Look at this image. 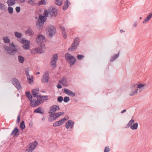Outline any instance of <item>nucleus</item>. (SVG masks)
<instances>
[{"mask_svg": "<svg viewBox=\"0 0 152 152\" xmlns=\"http://www.w3.org/2000/svg\"><path fill=\"white\" fill-rule=\"evenodd\" d=\"M4 48L7 51V53L10 55H13L17 52V50L15 48V46L14 43H10L9 46L4 45Z\"/></svg>", "mask_w": 152, "mask_h": 152, "instance_id": "1", "label": "nucleus"}, {"mask_svg": "<svg viewBox=\"0 0 152 152\" xmlns=\"http://www.w3.org/2000/svg\"><path fill=\"white\" fill-rule=\"evenodd\" d=\"M59 110L60 107L58 105H54L51 106L50 109L49 113L50 115L49 118L53 119V118L54 117V115H55V112Z\"/></svg>", "mask_w": 152, "mask_h": 152, "instance_id": "2", "label": "nucleus"}, {"mask_svg": "<svg viewBox=\"0 0 152 152\" xmlns=\"http://www.w3.org/2000/svg\"><path fill=\"white\" fill-rule=\"evenodd\" d=\"M48 32V36L49 37L52 38L56 33L55 27L51 25H49L46 28Z\"/></svg>", "mask_w": 152, "mask_h": 152, "instance_id": "3", "label": "nucleus"}, {"mask_svg": "<svg viewBox=\"0 0 152 152\" xmlns=\"http://www.w3.org/2000/svg\"><path fill=\"white\" fill-rule=\"evenodd\" d=\"M65 57L66 60L70 64L71 66L73 65L76 62V58L68 53L66 54L65 55Z\"/></svg>", "mask_w": 152, "mask_h": 152, "instance_id": "4", "label": "nucleus"}, {"mask_svg": "<svg viewBox=\"0 0 152 152\" xmlns=\"http://www.w3.org/2000/svg\"><path fill=\"white\" fill-rule=\"evenodd\" d=\"M80 43L79 38L77 37L74 40V42L72 44L71 46L68 48L69 51L74 50L77 49Z\"/></svg>", "mask_w": 152, "mask_h": 152, "instance_id": "5", "label": "nucleus"}, {"mask_svg": "<svg viewBox=\"0 0 152 152\" xmlns=\"http://www.w3.org/2000/svg\"><path fill=\"white\" fill-rule=\"evenodd\" d=\"M38 145V142L35 141L31 143L27 147L26 152H32L36 147Z\"/></svg>", "mask_w": 152, "mask_h": 152, "instance_id": "6", "label": "nucleus"}, {"mask_svg": "<svg viewBox=\"0 0 152 152\" xmlns=\"http://www.w3.org/2000/svg\"><path fill=\"white\" fill-rule=\"evenodd\" d=\"M49 14L52 17H56L57 15L58 10L55 6L50 7L48 8Z\"/></svg>", "mask_w": 152, "mask_h": 152, "instance_id": "7", "label": "nucleus"}, {"mask_svg": "<svg viewBox=\"0 0 152 152\" xmlns=\"http://www.w3.org/2000/svg\"><path fill=\"white\" fill-rule=\"evenodd\" d=\"M49 80V75L48 71H46L43 75L41 78L42 82L44 83L48 82Z\"/></svg>", "mask_w": 152, "mask_h": 152, "instance_id": "8", "label": "nucleus"}, {"mask_svg": "<svg viewBox=\"0 0 152 152\" xmlns=\"http://www.w3.org/2000/svg\"><path fill=\"white\" fill-rule=\"evenodd\" d=\"M19 41L23 44V47L24 49L28 50L29 48L30 42L26 39H21Z\"/></svg>", "mask_w": 152, "mask_h": 152, "instance_id": "9", "label": "nucleus"}, {"mask_svg": "<svg viewBox=\"0 0 152 152\" xmlns=\"http://www.w3.org/2000/svg\"><path fill=\"white\" fill-rule=\"evenodd\" d=\"M45 41V37L42 35H40L38 36L36 39L37 43L39 45H41L42 44H44L43 43Z\"/></svg>", "mask_w": 152, "mask_h": 152, "instance_id": "10", "label": "nucleus"}, {"mask_svg": "<svg viewBox=\"0 0 152 152\" xmlns=\"http://www.w3.org/2000/svg\"><path fill=\"white\" fill-rule=\"evenodd\" d=\"M58 60V55L57 54H54L51 58V63L52 65V67L53 68H56V63Z\"/></svg>", "mask_w": 152, "mask_h": 152, "instance_id": "11", "label": "nucleus"}, {"mask_svg": "<svg viewBox=\"0 0 152 152\" xmlns=\"http://www.w3.org/2000/svg\"><path fill=\"white\" fill-rule=\"evenodd\" d=\"M37 98L38 105L43 103L44 100H48V96H43L40 95L39 96H37Z\"/></svg>", "mask_w": 152, "mask_h": 152, "instance_id": "12", "label": "nucleus"}, {"mask_svg": "<svg viewBox=\"0 0 152 152\" xmlns=\"http://www.w3.org/2000/svg\"><path fill=\"white\" fill-rule=\"evenodd\" d=\"M12 82L13 85L18 89H20L21 87L20 83V82L16 78H13L12 80Z\"/></svg>", "mask_w": 152, "mask_h": 152, "instance_id": "13", "label": "nucleus"}, {"mask_svg": "<svg viewBox=\"0 0 152 152\" xmlns=\"http://www.w3.org/2000/svg\"><path fill=\"white\" fill-rule=\"evenodd\" d=\"M66 119V117H64L63 119L61 120L56 121L53 123V126L54 127H57L61 125L64 122V121L66 120L67 119Z\"/></svg>", "mask_w": 152, "mask_h": 152, "instance_id": "14", "label": "nucleus"}, {"mask_svg": "<svg viewBox=\"0 0 152 152\" xmlns=\"http://www.w3.org/2000/svg\"><path fill=\"white\" fill-rule=\"evenodd\" d=\"M40 45V47L37 48L38 53H43L45 51V45L44 44H42Z\"/></svg>", "mask_w": 152, "mask_h": 152, "instance_id": "15", "label": "nucleus"}, {"mask_svg": "<svg viewBox=\"0 0 152 152\" xmlns=\"http://www.w3.org/2000/svg\"><path fill=\"white\" fill-rule=\"evenodd\" d=\"M64 112H61L58 113H56L55 115H54V117L53 118V119L49 118L48 121H52L55 120L56 118L59 117L60 115H62L64 114Z\"/></svg>", "mask_w": 152, "mask_h": 152, "instance_id": "16", "label": "nucleus"}, {"mask_svg": "<svg viewBox=\"0 0 152 152\" xmlns=\"http://www.w3.org/2000/svg\"><path fill=\"white\" fill-rule=\"evenodd\" d=\"M32 94L34 98L37 97V96H39L38 94L39 92V89L37 88L36 89H34L32 90Z\"/></svg>", "mask_w": 152, "mask_h": 152, "instance_id": "17", "label": "nucleus"}, {"mask_svg": "<svg viewBox=\"0 0 152 152\" xmlns=\"http://www.w3.org/2000/svg\"><path fill=\"white\" fill-rule=\"evenodd\" d=\"M64 91L65 94L71 96L72 97L75 96V93L66 88L64 89Z\"/></svg>", "mask_w": 152, "mask_h": 152, "instance_id": "18", "label": "nucleus"}, {"mask_svg": "<svg viewBox=\"0 0 152 152\" xmlns=\"http://www.w3.org/2000/svg\"><path fill=\"white\" fill-rule=\"evenodd\" d=\"M19 134V131L18 128L17 127H15L11 132L10 135L12 136L14 134V137L15 136H18Z\"/></svg>", "mask_w": 152, "mask_h": 152, "instance_id": "19", "label": "nucleus"}, {"mask_svg": "<svg viewBox=\"0 0 152 152\" xmlns=\"http://www.w3.org/2000/svg\"><path fill=\"white\" fill-rule=\"evenodd\" d=\"M44 23L43 22H37L36 26L38 30H42L43 28Z\"/></svg>", "mask_w": 152, "mask_h": 152, "instance_id": "20", "label": "nucleus"}, {"mask_svg": "<svg viewBox=\"0 0 152 152\" xmlns=\"http://www.w3.org/2000/svg\"><path fill=\"white\" fill-rule=\"evenodd\" d=\"M39 19L37 22H43L44 23L46 21L47 19L46 18L42 15H39Z\"/></svg>", "mask_w": 152, "mask_h": 152, "instance_id": "21", "label": "nucleus"}, {"mask_svg": "<svg viewBox=\"0 0 152 152\" xmlns=\"http://www.w3.org/2000/svg\"><path fill=\"white\" fill-rule=\"evenodd\" d=\"M30 101V105L32 107L36 106L38 105V102L37 100L35 99H33L29 100Z\"/></svg>", "mask_w": 152, "mask_h": 152, "instance_id": "22", "label": "nucleus"}, {"mask_svg": "<svg viewBox=\"0 0 152 152\" xmlns=\"http://www.w3.org/2000/svg\"><path fill=\"white\" fill-rule=\"evenodd\" d=\"M72 124H74V122L71 120H69L66 123L65 125V127L67 129H68Z\"/></svg>", "mask_w": 152, "mask_h": 152, "instance_id": "23", "label": "nucleus"}, {"mask_svg": "<svg viewBox=\"0 0 152 152\" xmlns=\"http://www.w3.org/2000/svg\"><path fill=\"white\" fill-rule=\"evenodd\" d=\"M25 33L28 34L30 36H31L34 34V32L31 28L29 27L25 31Z\"/></svg>", "mask_w": 152, "mask_h": 152, "instance_id": "24", "label": "nucleus"}, {"mask_svg": "<svg viewBox=\"0 0 152 152\" xmlns=\"http://www.w3.org/2000/svg\"><path fill=\"white\" fill-rule=\"evenodd\" d=\"M59 82L64 86H66L67 85V79L65 77H64L60 81H59Z\"/></svg>", "mask_w": 152, "mask_h": 152, "instance_id": "25", "label": "nucleus"}, {"mask_svg": "<svg viewBox=\"0 0 152 152\" xmlns=\"http://www.w3.org/2000/svg\"><path fill=\"white\" fill-rule=\"evenodd\" d=\"M70 4L69 3V2L68 0H66L63 6V9L64 10H66L69 7Z\"/></svg>", "mask_w": 152, "mask_h": 152, "instance_id": "26", "label": "nucleus"}, {"mask_svg": "<svg viewBox=\"0 0 152 152\" xmlns=\"http://www.w3.org/2000/svg\"><path fill=\"white\" fill-rule=\"evenodd\" d=\"M152 17V12L149 14L147 17H146L144 20L143 23H145L148 21Z\"/></svg>", "mask_w": 152, "mask_h": 152, "instance_id": "27", "label": "nucleus"}, {"mask_svg": "<svg viewBox=\"0 0 152 152\" xmlns=\"http://www.w3.org/2000/svg\"><path fill=\"white\" fill-rule=\"evenodd\" d=\"M7 3L9 6H11L14 5L16 2L15 0H7Z\"/></svg>", "mask_w": 152, "mask_h": 152, "instance_id": "28", "label": "nucleus"}, {"mask_svg": "<svg viewBox=\"0 0 152 152\" xmlns=\"http://www.w3.org/2000/svg\"><path fill=\"white\" fill-rule=\"evenodd\" d=\"M119 52H118L117 54L113 56L110 59V61L111 62H113L116 59L119 57Z\"/></svg>", "mask_w": 152, "mask_h": 152, "instance_id": "29", "label": "nucleus"}, {"mask_svg": "<svg viewBox=\"0 0 152 152\" xmlns=\"http://www.w3.org/2000/svg\"><path fill=\"white\" fill-rule=\"evenodd\" d=\"M42 109L41 107H38L34 110V112L37 113L43 114L44 113V111H41Z\"/></svg>", "mask_w": 152, "mask_h": 152, "instance_id": "30", "label": "nucleus"}, {"mask_svg": "<svg viewBox=\"0 0 152 152\" xmlns=\"http://www.w3.org/2000/svg\"><path fill=\"white\" fill-rule=\"evenodd\" d=\"M18 59L19 62L20 63H23L25 60L24 58L22 56L20 55H19L18 56Z\"/></svg>", "mask_w": 152, "mask_h": 152, "instance_id": "31", "label": "nucleus"}, {"mask_svg": "<svg viewBox=\"0 0 152 152\" xmlns=\"http://www.w3.org/2000/svg\"><path fill=\"white\" fill-rule=\"evenodd\" d=\"M138 126V123H135L131 126L130 128L132 130H135L137 128Z\"/></svg>", "mask_w": 152, "mask_h": 152, "instance_id": "32", "label": "nucleus"}, {"mask_svg": "<svg viewBox=\"0 0 152 152\" xmlns=\"http://www.w3.org/2000/svg\"><path fill=\"white\" fill-rule=\"evenodd\" d=\"M26 96L29 100H31L32 99V96L29 91H26L25 92Z\"/></svg>", "mask_w": 152, "mask_h": 152, "instance_id": "33", "label": "nucleus"}, {"mask_svg": "<svg viewBox=\"0 0 152 152\" xmlns=\"http://www.w3.org/2000/svg\"><path fill=\"white\" fill-rule=\"evenodd\" d=\"M3 39L5 43H9L10 42V39L7 36L4 37Z\"/></svg>", "mask_w": 152, "mask_h": 152, "instance_id": "34", "label": "nucleus"}, {"mask_svg": "<svg viewBox=\"0 0 152 152\" xmlns=\"http://www.w3.org/2000/svg\"><path fill=\"white\" fill-rule=\"evenodd\" d=\"M20 126L21 130H23L25 128V122L24 121H21L20 124Z\"/></svg>", "mask_w": 152, "mask_h": 152, "instance_id": "35", "label": "nucleus"}, {"mask_svg": "<svg viewBox=\"0 0 152 152\" xmlns=\"http://www.w3.org/2000/svg\"><path fill=\"white\" fill-rule=\"evenodd\" d=\"M26 77L28 80V81L29 83H31L32 82H33V76H31V78L30 77V76Z\"/></svg>", "mask_w": 152, "mask_h": 152, "instance_id": "36", "label": "nucleus"}, {"mask_svg": "<svg viewBox=\"0 0 152 152\" xmlns=\"http://www.w3.org/2000/svg\"><path fill=\"white\" fill-rule=\"evenodd\" d=\"M134 121L133 119H131L127 124V126L128 127H131V126L132 125V124L134 123Z\"/></svg>", "mask_w": 152, "mask_h": 152, "instance_id": "37", "label": "nucleus"}, {"mask_svg": "<svg viewBox=\"0 0 152 152\" xmlns=\"http://www.w3.org/2000/svg\"><path fill=\"white\" fill-rule=\"evenodd\" d=\"M46 3V2L45 0H41L38 2L37 4L38 6H40L42 5H45Z\"/></svg>", "mask_w": 152, "mask_h": 152, "instance_id": "38", "label": "nucleus"}, {"mask_svg": "<svg viewBox=\"0 0 152 152\" xmlns=\"http://www.w3.org/2000/svg\"><path fill=\"white\" fill-rule=\"evenodd\" d=\"M62 0H55V3L56 4L60 6L62 4Z\"/></svg>", "mask_w": 152, "mask_h": 152, "instance_id": "39", "label": "nucleus"}, {"mask_svg": "<svg viewBox=\"0 0 152 152\" xmlns=\"http://www.w3.org/2000/svg\"><path fill=\"white\" fill-rule=\"evenodd\" d=\"M138 89L136 88L134 90H133L132 91L130 92V96H133L134 94H136L138 91Z\"/></svg>", "mask_w": 152, "mask_h": 152, "instance_id": "40", "label": "nucleus"}, {"mask_svg": "<svg viewBox=\"0 0 152 152\" xmlns=\"http://www.w3.org/2000/svg\"><path fill=\"white\" fill-rule=\"evenodd\" d=\"M14 34L15 36L17 38H20L22 35L21 33L17 31H16L15 32Z\"/></svg>", "mask_w": 152, "mask_h": 152, "instance_id": "41", "label": "nucleus"}, {"mask_svg": "<svg viewBox=\"0 0 152 152\" xmlns=\"http://www.w3.org/2000/svg\"><path fill=\"white\" fill-rule=\"evenodd\" d=\"M9 13L12 14L13 13V9L12 7H9L8 8Z\"/></svg>", "mask_w": 152, "mask_h": 152, "instance_id": "42", "label": "nucleus"}, {"mask_svg": "<svg viewBox=\"0 0 152 152\" xmlns=\"http://www.w3.org/2000/svg\"><path fill=\"white\" fill-rule=\"evenodd\" d=\"M77 58L79 60H81L84 57L83 55L81 54L78 55L77 56Z\"/></svg>", "mask_w": 152, "mask_h": 152, "instance_id": "43", "label": "nucleus"}, {"mask_svg": "<svg viewBox=\"0 0 152 152\" xmlns=\"http://www.w3.org/2000/svg\"><path fill=\"white\" fill-rule=\"evenodd\" d=\"M49 14V12L48 10V11L46 10H45L43 15L46 17H47L48 16Z\"/></svg>", "mask_w": 152, "mask_h": 152, "instance_id": "44", "label": "nucleus"}, {"mask_svg": "<svg viewBox=\"0 0 152 152\" xmlns=\"http://www.w3.org/2000/svg\"><path fill=\"white\" fill-rule=\"evenodd\" d=\"M70 100L69 97L68 96H65L64 97V99H63L64 102L66 103L67 102Z\"/></svg>", "mask_w": 152, "mask_h": 152, "instance_id": "45", "label": "nucleus"}, {"mask_svg": "<svg viewBox=\"0 0 152 152\" xmlns=\"http://www.w3.org/2000/svg\"><path fill=\"white\" fill-rule=\"evenodd\" d=\"M29 68H27L25 70V73L26 75V77H28L30 76L29 74Z\"/></svg>", "mask_w": 152, "mask_h": 152, "instance_id": "46", "label": "nucleus"}, {"mask_svg": "<svg viewBox=\"0 0 152 152\" xmlns=\"http://www.w3.org/2000/svg\"><path fill=\"white\" fill-rule=\"evenodd\" d=\"M63 97H62V96H60L58 98V101L59 102H61L63 100Z\"/></svg>", "mask_w": 152, "mask_h": 152, "instance_id": "47", "label": "nucleus"}, {"mask_svg": "<svg viewBox=\"0 0 152 152\" xmlns=\"http://www.w3.org/2000/svg\"><path fill=\"white\" fill-rule=\"evenodd\" d=\"M0 9L1 10H5V5L0 2Z\"/></svg>", "mask_w": 152, "mask_h": 152, "instance_id": "48", "label": "nucleus"}, {"mask_svg": "<svg viewBox=\"0 0 152 152\" xmlns=\"http://www.w3.org/2000/svg\"><path fill=\"white\" fill-rule=\"evenodd\" d=\"M138 84L137 83H132L131 87V89L133 88H137Z\"/></svg>", "mask_w": 152, "mask_h": 152, "instance_id": "49", "label": "nucleus"}, {"mask_svg": "<svg viewBox=\"0 0 152 152\" xmlns=\"http://www.w3.org/2000/svg\"><path fill=\"white\" fill-rule=\"evenodd\" d=\"M28 3L32 5H34L35 4L34 1L33 0H29L28 1Z\"/></svg>", "mask_w": 152, "mask_h": 152, "instance_id": "50", "label": "nucleus"}, {"mask_svg": "<svg viewBox=\"0 0 152 152\" xmlns=\"http://www.w3.org/2000/svg\"><path fill=\"white\" fill-rule=\"evenodd\" d=\"M31 53L33 54H35L36 53H37V48L32 49L31 50Z\"/></svg>", "mask_w": 152, "mask_h": 152, "instance_id": "51", "label": "nucleus"}, {"mask_svg": "<svg viewBox=\"0 0 152 152\" xmlns=\"http://www.w3.org/2000/svg\"><path fill=\"white\" fill-rule=\"evenodd\" d=\"M145 84H138L137 85V88H140L143 87L145 86Z\"/></svg>", "mask_w": 152, "mask_h": 152, "instance_id": "52", "label": "nucleus"}, {"mask_svg": "<svg viewBox=\"0 0 152 152\" xmlns=\"http://www.w3.org/2000/svg\"><path fill=\"white\" fill-rule=\"evenodd\" d=\"M110 148L108 147H105L104 150V152H108L110 151Z\"/></svg>", "mask_w": 152, "mask_h": 152, "instance_id": "53", "label": "nucleus"}, {"mask_svg": "<svg viewBox=\"0 0 152 152\" xmlns=\"http://www.w3.org/2000/svg\"><path fill=\"white\" fill-rule=\"evenodd\" d=\"M15 10L17 12H19L20 11V7H16L15 8Z\"/></svg>", "mask_w": 152, "mask_h": 152, "instance_id": "54", "label": "nucleus"}, {"mask_svg": "<svg viewBox=\"0 0 152 152\" xmlns=\"http://www.w3.org/2000/svg\"><path fill=\"white\" fill-rule=\"evenodd\" d=\"M62 33L63 34V36L64 38L65 39H66L67 37V35L66 34V32L64 31H62Z\"/></svg>", "mask_w": 152, "mask_h": 152, "instance_id": "55", "label": "nucleus"}, {"mask_svg": "<svg viewBox=\"0 0 152 152\" xmlns=\"http://www.w3.org/2000/svg\"><path fill=\"white\" fill-rule=\"evenodd\" d=\"M16 2H18L21 3H23L25 2V0H15Z\"/></svg>", "mask_w": 152, "mask_h": 152, "instance_id": "56", "label": "nucleus"}, {"mask_svg": "<svg viewBox=\"0 0 152 152\" xmlns=\"http://www.w3.org/2000/svg\"><path fill=\"white\" fill-rule=\"evenodd\" d=\"M59 27L62 30V31L65 32V28L64 27L60 26Z\"/></svg>", "mask_w": 152, "mask_h": 152, "instance_id": "57", "label": "nucleus"}, {"mask_svg": "<svg viewBox=\"0 0 152 152\" xmlns=\"http://www.w3.org/2000/svg\"><path fill=\"white\" fill-rule=\"evenodd\" d=\"M20 120V118L19 115H18L17 118V123H19Z\"/></svg>", "mask_w": 152, "mask_h": 152, "instance_id": "58", "label": "nucleus"}, {"mask_svg": "<svg viewBox=\"0 0 152 152\" xmlns=\"http://www.w3.org/2000/svg\"><path fill=\"white\" fill-rule=\"evenodd\" d=\"M57 87L58 88L61 89L62 88L61 86L59 84H58L57 86Z\"/></svg>", "mask_w": 152, "mask_h": 152, "instance_id": "59", "label": "nucleus"}, {"mask_svg": "<svg viewBox=\"0 0 152 152\" xmlns=\"http://www.w3.org/2000/svg\"><path fill=\"white\" fill-rule=\"evenodd\" d=\"M74 124H72V125L70 126L71 129H72L73 128Z\"/></svg>", "mask_w": 152, "mask_h": 152, "instance_id": "60", "label": "nucleus"}, {"mask_svg": "<svg viewBox=\"0 0 152 152\" xmlns=\"http://www.w3.org/2000/svg\"><path fill=\"white\" fill-rule=\"evenodd\" d=\"M126 111V110H124L123 111H121V113H125Z\"/></svg>", "mask_w": 152, "mask_h": 152, "instance_id": "61", "label": "nucleus"}, {"mask_svg": "<svg viewBox=\"0 0 152 152\" xmlns=\"http://www.w3.org/2000/svg\"><path fill=\"white\" fill-rule=\"evenodd\" d=\"M137 25V24L136 23H134L133 26L134 27H136Z\"/></svg>", "mask_w": 152, "mask_h": 152, "instance_id": "62", "label": "nucleus"}, {"mask_svg": "<svg viewBox=\"0 0 152 152\" xmlns=\"http://www.w3.org/2000/svg\"><path fill=\"white\" fill-rule=\"evenodd\" d=\"M120 32H121V33H122V32H125V31H123V30H120Z\"/></svg>", "mask_w": 152, "mask_h": 152, "instance_id": "63", "label": "nucleus"}, {"mask_svg": "<svg viewBox=\"0 0 152 152\" xmlns=\"http://www.w3.org/2000/svg\"><path fill=\"white\" fill-rule=\"evenodd\" d=\"M45 118H42V120L44 121L45 120Z\"/></svg>", "mask_w": 152, "mask_h": 152, "instance_id": "64", "label": "nucleus"}]
</instances>
